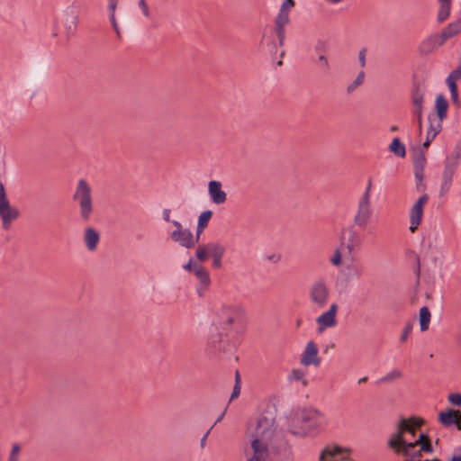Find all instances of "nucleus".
I'll use <instances>...</instances> for the list:
<instances>
[{
  "instance_id": "cd10ccee",
  "label": "nucleus",
  "mask_w": 461,
  "mask_h": 461,
  "mask_svg": "<svg viewBox=\"0 0 461 461\" xmlns=\"http://www.w3.org/2000/svg\"><path fill=\"white\" fill-rule=\"evenodd\" d=\"M439 3V9L438 12L437 20L438 23H443L450 15L451 0H438Z\"/></svg>"
},
{
  "instance_id": "e2e57ef3",
  "label": "nucleus",
  "mask_w": 461,
  "mask_h": 461,
  "mask_svg": "<svg viewBox=\"0 0 461 461\" xmlns=\"http://www.w3.org/2000/svg\"><path fill=\"white\" fill-rule=\"evenodd\" d=\"M433 140H434V138H432V137L429 138V136H426V140L423 142V147L429 148Z\"/></svg>"
},
{
  "instance_id": "4d7b16f0",
  "label": "nucleus",
  "mask_w": 461,
  "mask_h": 461,
  "mask_svg": "<svg viewBox=\"0 0 461 461\" xmlns=\"http://www.w3.org/2000/svg\"><path fill=\"white\" fill-rule=\"evenodd\" d=\"M450 95H451V101H452L453 104L459 107L461 105V102L458 98V91L455 92V94L451 93Z\"/></svg>"
},
{
  "instance_id": "e433bc0d",
  "label": "nucleus",
  "mask_w": 461,
  "mask_h": 461,
  "mask_svg": "<svg viewBox=\"0 0 461 461\" xmlns=\"http://www.w3.org/2000/svg\"><path fill=\"white\" fill-rule=\"evenodd\" d=\"M414 176L416 180V189L419 192H423L426 189V185L423 183L424 171L414 170Z\"/></svg>"
},
{
  "instance_id": "680f3d73",
  "label": "nucleus",
  "mask_w": 461,
  "mask_h": 461,
  "mask_svg": "<svg viewBox=\"0 0 461 461\" xmlns=\"http://www.w3.org/2000/svg\"><path fill=\"white\" fill-rule=\"evenodd\" d=\"M20 451V447L18 445H14L12 448L11 454L9 456H17V454Z\"/></svg>"
},
{
  "instance_id": "774afa93",
  "label": "nucleus",
  "mask_w": 461,
  "mask_h": 461,
  "mask_svg": "<svg viewBox=\"0 0 461 461\" xmlns=\"http://www.w3.org/2000/svg\"><path fill=\"white\" fill-rule=\"evenodd\" d=\"M450 461H461V456H454Z\"/></svg>"
},
{
  "instance_id": "2f4dec72",
  "label": "nucleus",
  "mask_w": 461,
  "mask_h": 461,
  "mask_svg": "<svg viewBox=\"0 0 461 461\" xmlns=\"http://www.w3.org/2000/svg\"><path fill=\"white\" fill-rule=\"evenodd\" d=\"M427 440H430L429 437L427 434H420L419 438L417 440H415L414 442H410L408 445H405V447H402V455L409 454V448H414Z\"/></svg>"
},
{
  "instance_id": "a211bd4d",
  "label": "nucleus",
  "mask_w": 461,
  "mask_h": 461,
  "mask_svg": "<svg viewBox=\"0 0 461 461\" xmlns=\"http://www.w3.org/2000/svg\"><path fill=\"white\" fill-rule=\"evenodd\" d=\"M208 192L212 201L216 204H221L226 202L227 194L221 190V183L219 181H210L208 185Z\"/></svg>"
},
{
  "instance_id": "a878e982",
  "label": "nucleus",
  "mask_w": 461,
  "mask_h": 461,
  "mask_svg": "<svg viewBox=\"0 0 461 461\" xmlns=\"http://www.w3.org/2000/svg\"><path fill=\"white\" fill-rule=\"evenodd\" d=\"M343 250H345L344 231L340 234L339 246L334 250L333 256L330 258V262L333 266L339 267L342 264V251Z\"/></svg>"
},
{
  "instance_id": "c85d7f7f",
  "label": "nucleus",
  "mask_w": 461,
  "mask_h": 461,
  "mask_svg": "<svg viewBox=\"0 0 461 461\" xmlns=\"http://www.w3.org/2000/svg\"><path fill=\"white\" fill-rule=\"evenodd\" d=\"M389 150L399 158H404L406 155V149L404 144L402 143L399 138H394L389 146Z\"/></svg>"
},
{
  "instance_id": "f8f14e48",
  "label": "nucleus",
  "mask_w": 461,
  "mask_h": 461,
  "mask_svg": "<svg viewBox=\"0 0 461 461\" xmlns=\"http://www.w3.org/2000/svg\"><path fill=\"white\" fill-rule=\"evenodd\" d=\"M318 347L312 340L307 342L303 353L301 357V364L303 366H319L321 364V358L318 356Z\"/></svg>"
},
{
  "instance_id": "473e14b6",
  "label": "nucleus",
  "mask_w": 461,
  "mask_h": 461,
  "mask_svg": "<svg viewBox=\"0 0 461 461\" xmlns=\"http://www.w3.org/2000/svg\"><path fill=\"white\" fill-rule=\"evenodd\" d=\"M290 23V16L287 13L279 12L275 19V26L285 27Z\"/></svg>"
},
{
  "instance_id": "b1692460",
  "label": "nucleus",
  "mask_w": 461,
  "mask_h": 461,
  "mask_svg": "<svg viewBox=\"0 0 461 461\" xmlns=\"http://www.w3.org/2000/svg\"><path fill=\"white\" fill-rule=\"evenodd\" d=\"M119 0H108V11H109V19L112 24V27L113 31L115 32L117 37L121 39L122 33L121 30L119 28L116 17H115V11L118 5Z\"/></svg>"
},
{
  "instance_id": "dca6fc26",
  "label": "nucleus",
  "mask_w": 461,
  "mask_h": 461,
  "mask_svg": "<svg viewBox=\"0 0 461 461\" xmlns=\"http://www.w3.org/2000/svg\"><path fill=\"white\" fill-rule=\"evenodd\" d=\"M170 238L186 249L194 247L193 233L188 229L183 228L179 230H174L171 232Z\"/></svg>"
},
{
  "instance_id": "09e8293b",
  "label": "nucleus",
  "mask_w": 461,
  "mask_h": 461,
  "mask_svg": "<svg viewBox=\"0 0 461 461\" xmlns=\"http://www.w3.org/2000/svg\"><path fill=\"white\" fill-rule=\"evenodd\" d=\"M196 267H201V264L194 261L193 258H190L189 261L184 266V269L194 274L196 271Z\"/></svg>"
},
{
  "instance_id": "a19ab883",
  "label": "nucleus",
  "mask_w": 461,
  "mask_h": 461,
  "mask_svg": "<svg viewBox=\"0 0 461 461\" xmlns=\"http://www.w3.org/2000/svg\"><path fill=\"white\" fill-rule=\"evenodd\" d=\"M9 205H10V203L6 197L5 186H4L3 183L0 182V210H2V208H4V207L9 206Z\"/></svg>"
},
{
  "instance_id": "5fc2aeb1",
  "label": "nucleus",
  "mask_w": 461,
  "mask_h": 461,
  "mask_svg": "<svg viewBox=\"0 0 461 461\" xmlns=\"http://www.w3.org/2000/svg\"><path fill=\"white\" fill-rule=\"evenodd\" d=\"M240 393V385L238 383H235L232 393L230 394V401L237 398Z\"/></svg>"
},
{
  "instance_id": "ea45409f",
  "label": "nucleus",
  "mask_w": 461,
  "mask_h": 461,
  "mask_svg": "<svg viewBox=\"0 0 461 461\" xmlns=\"http://www.w3.org/2000/svg\"><path fill=\"white\" fill-rule=\"evenodd\" d=\"M275 32L278 39L279 46H284L285 40V27L275 26Z\"/></svg>"
},
{
  "instance_id": "8fccbe9b",
  "label": "nucleus",
  "mask_w": 461,
  "mask_h": 461,
  "mask_svg": "<svg viewBox=\"0 0 461 461\" xmlns=\"http://www.w3.org/2000/svg\"><path fill=\"white\" fill-rule=\"evenodd\" d=\"M419 446H420V451H422V452H426V453H429V454L433 452V447L431 445L430 440H427Z\"/></svg>"
},
{
  "instance_id": "4468645a",
  "label": "nucleus",
  "mask_w": 461,
  "mask_h": 461,
  "mask_svg": "<svg viewBox=\"0 0 461 461\" xmlns=\"http://www.w3.org/2000/svg\"><path fill=\"white\" fill-rule=\"evenodd\" d=\"M442 45H444V41L438 33H435L420 42L419 51L422 55H428Z\"/></svg>"
},
{
  "instance_id": "f257e3e1",
  "label": "nucleus",
  "mask_w": 461,
  "mask_h": 461,
  "mask_svg": "<svg viewBox=\"0 0 461 461\" xmlns=\"http://www.w3.org/2000/svg\"><path fill=\"white\" fill-rule=\"evenodd\" d=\"M212 325L216 332L211 335L208 348L211 353L224 352L230 346V339L246 330V311L239 304H222L215 312Z\"/></svg>"
},
{
  "instance_id": "052dcab7",
  "label": "nucleus",
  "mask_w": 461,
  "mask_h": 461,
  "mask_svg": "<svg viewBox=\"0 0 461 461\" xmlns=\"http://www.w3.org/2000/svg\"><path fill=\"white\" fill-rule=\"evenodd\" d=\"M162 215H163L164 221H166L167 222L170 221V210L169 209H164Z\"/></svg>"
},
{
  "instance_id": "72a5a7b5",
  "label": "nucleus",
  "mask_w": 461,
  "mask_h": 461,
  "mask_svg": "<svg viewBox=\"0 0 461 461\" xmlns=\"http://www.w3.org/2000/svg\"><path fill=\"white\" fill-rule=\"evenodd\" d=\"M402 376V373L400 370L394 369L388 374H386L384 376L381 377L379 379V383H389L393 380L399 379Z\"/></svg>"
},
{
  "instance_id": "69168bd1",
  "label": "nucleus",
  "mask_w": 461,
  "mask_h": 461,
  "mask_svg": "<svg viewBox=\"0 0 461 461\" xmlns=\"http://www.w3.org/2000/svg\"><path fill=\"white\" fill-rule=\"evenodd\" d=\"M415 120L417 122L418 128H419V132L420 134L421 131H422V117H420V119H415Z\"/></svg>"
},
{
  "instance_id": "79ce46f5",
  "label": "nucleus",
  "mask_w": 461,
  "mask_h": 461,
  "mask_svg": "<svg viewBox=\"0 0 461 461\" xmlns=\"http://www.w3.org/2000/svg\"><path fill=\"white\" fill-rule=\"evenodd\" d=\"M304 372L301 369H294L289 375L290 381H301L303 380Z\"/></svg>"
},
{
  "instance_id": "7ed1b4c3",
  "label": "nucleus",
  "mask_w": 461,
  "mask_h": 461,
  "mask_svg": "<svg viewBox=\"0 0 461 461\" xmlns=\"http://www.w3.org/2000/svg\"><path fill=\"white\" fill-rule=\"evenodd\" d=\"M72 199L79 208L80 218L84 221H89L94 212L92 188L85 179H79Z\"/></svg>"
},
{
  "instance_id": "4be33fe9",
  "label": "nucleus",
  "mask_w": 461,
  "mask_h": 461,
  "mask_svg": "<svg viewBox=\"0 0 461 461\" xmlns=\"http://www.w3.org/2000/svg\"><path fill=\"white\" fill-rule=\"evenodd\" d=\"M459 32H461V19L449 23L441 31L440 33L438 34L445 43L447 40L457 35Z\"/></svg>"
},
{
  "instance_id": "9d476101",
  "label": "nucleus",
  "mask_w": 461,
  "mask_h": 461,
  "mask_svg": "<svg viewBox=\"0 0 461 461\" xmlns=\"http://www.w3.org/2000/svg\"><path fill=\"white\" fill-rule=\"evenodd\" d=\"M428 194H424L421 196H420L416 203L412 205L410 212L411 232H414L417 230L420 223L421 222L423 215V206L428 202Z\"/></svg>"
},
{
  "instance_id": "6e6552de",
  "label": "nucleus",
  "mask_w": 461,
  "mask_h": 461,
  "mask_svg": "<svg viewBox=\"0 0 461 461\" xmlns=\"http://www.w3.org/2000/svg\"><path fill=\"white\" fill-rule=\"evenodd\" d=\"M329 296L330 289L323 279L315 281L309 288V298L319 308H323L327 304Z\"/></svg>"
},
{
  "instance_id": "412c9836",
  "label": "nucleus",
  "mask_w": 461,
  "mask_h": 461,
  "mask_svg": "<svg viewBox=\"0 0 461 461\" xmlns=\"http://www.w3.org/2000/svg\"><path fill=\"white\" fill-rule=\"evenodd\" d=\"M20 215L19 211L11 205L2 208L0 210V218L5 230H8L11 227L13 221H15Z\"/></svg>"
},
{
  "instance_id": "6ab92c4d",
  "label": "nucleus",
  "mask_w": 461,
  "mask_h": 461,
  "mask_svg": "<svg viewBox=\"0 0 461 461\" xmlns=\"http://www.w3.org/2000/svg\"><path fill=\"white\" fill-rule=\"evenodd\" d=\"M100 241L99 232L93 227H87L84 231V242L89 251H95Z\"/></svg>"
},
{
  "instance_id": "f03ea898",
  "label": "nucleus",
  "mask_w": 461,
  "mask_h": 461,
  "mask_svg": "<svg viewBox=\"0 0 461 461\" xmlns=\"http://www.w3.org/2000/svg\"><path fill=\"white\" fill-rule=\"evenodd\" d=\"M423 424L424 420L420 417L411 416L408 419L402 418L398 422L396 432L391 436L387 442L388 447L396 454L402 455V447H405V445L410 443L404 439V433L408 432L415 436L416 430L420 429Z\"/></svg>"
},
{
  "instance_id": "603ef678",
  "label": "nucleus",
  "mask_w": 461,
  "mask_h": 461,
  "mask_svg": "<svg viewBox=\"0 0 461 461\" xmlns=\"http://www.w3.org/2000/svg\"><path fill=\"white\" fill-rule=\"evenodd\" d=\"M447 84L448 86V88H449V91H450V94L451 93H454L455 92H457L458 89H457V85H456V80H452L451 78L449 77H447Z\"/></svg>"
},
{
  "instance_id": "423d86ee",
  "label": "nucleus",
  "mask_w": 461,
  "mask_h": 461,
  "mask_svg": "<svg viewBox=\"0 0 461 461\" xmlns=\"http://www.w3.org/2000/svg\"><path fill=\"white\" fill-rule=\"evenodd\" d=\"M225 253V248L219 242H209L198 245L195 257L200 262H205L209 257L212 258V267H221V258Z\"/></svg>"
},
{
  "instance_id": "37998d69",
  "label": "nucleus",
  "mask_w": 461,
  "mask_h": 461,
  "mask_svg": "<svg viewBox=\"0 0 461 461\" xmlns=\"http://www.w3.org/2000/svg\"><path fill=\"white\" fill-rule=\"evenodd\" d=\"M318 61L320 62V68L323 72H328L330 70V64L325 55L321 54L318 58Z\"/></svg>"
},
{
  "instance_id": "9b49d317",
  "label": "nucleus",
  "mask_w": 461,
  "mask_h": 461,
  "mask_svg": "<svg viewBox=\"0 0 461 461\" xmlns=\"http://www.w3.org/2000/svg\"><path fill=\"white\" fill-rule=\"evenodd\" d=\"M343 231L345 237V250L348 255H352L361 248L362 240L353 227L343 229L341 233Z\"/></svg>"
},
{
  "instance_id": "4c0bfd02",
  "label": "nucleus",
  "mask_w": 461,
  "mask_h": 461,
  "mask_svg": "<svg viewBox=\"0 0 461 461\" xmlns=\"http://www.w3.org/2000/svg\"><path fill=\"white\" fill-rule=\"evenodd\" d=\"M212 215V212L210 210L203 212L198 218L197 225L200 226V228H206Z\"/></svg>"
},
{
  "instance_id": "58836bf2",
  "label": "nucleus",
  "mask_w": 461,
  "mask_h": 461,
  "mask_svg": "<svg viewBox=\"0 0 461 461\" xmlns=\"http://www.w3.org/2000/svg\"><path fill=\"white\" fill-rule=\"evenodd\" d=\"M347 268L350 271L349 276L352 278L359 279L363 275V269L357 265H349Z\"/></svg>"
},
{
  "instance_id": "393cba45",
  "label": "nucleus",
  "mask_w": 461,
  "mask_h": 461,
  "mask_svg": "<svg viewBox=\"0 0 461 461\" xmlns=\"http://www.w3.org/2000/svg\"><path fill=\"white\" fill-rule=\"evenodd\" d=\"M447 107L448 103L446 97L443 95H438L436 98L437 113H435V115L440 120L446 119L447 116Z\"/></svg>"
},
{
  "instance_id": "f3484780",
  "label": "nucleus",
  "mask_w": 461,
  "mask_h": 461,
  "mask_svg": "<svg viewBox=\"0 0 461 461\" xmlns=\"http://www.w3.org/2000/svg\"><path fill=\"white\" fill-rule=\"evenodd\" d=\"M439 421L446 427L456 425L461 429V411L456 410H448L441 411L438 415Z\"/></svg>"
},
{
  "instance_id": "3c124183",
  "label": "nucleus",
  "mask_w": 461,
  "mask_h": 461,
  "mask_svg": "<svg viewBox=\"0 0 461 461\" xmlns=\"http://www.w3.org/2000/svg\"><path fill=\"white\" fill-rule=\"evenodd\" d=\"M447 77L451 78L452 80H458L461 78V65L458 66L456 69L450 72V74L447 76Z\"/></svg>"
},
{
  "instance_id": "5701e85b",
  "label": "nucleus",
  "mask_w": 461,
  "mask_h": 461,
  "mask_svg": "<svg viewBox=\"0 0 461 461\" xmlns=\"http://www.w3.org/2000/svg\"><path fill=\"white\" fill-rule=\"evenodd\" d=\"M429 121V128L427 131V136L436 138V136L442 130V121L438 119L435 113H430L428 116Z\"/></svg>"
},
{
  "instance_id": "7c9ffc66",
  "label": "nucleus",
  "mask_w": 461,
  "mask_h": 461,
  "mask_svg": "<svg viewBox=\"0 0 461 461\" xmlns=\"http://www.w3.org/2000/svg\"><path fill=\"white\" fill-rule=\"evenodd\" d=\"M426 166V156L422 150L415 152L413 157V169L424 171Z\"/></svg>"
},
{
  "instance_id": "c9c22d12",
  "label": "nucleus",
  "mask_w": 461,
  "mask_h": 461,
  "mask_svg": "<svg viewBox=\"0 0 461 461\" xmlns=\"http://www.w3.org/2000/svg\"><path fill=\"white\" fill-rule=\"evenodd\" d=\"M365 79V72L360 71L357 77V78L347 87V92L348 94L352 93L355 89L360 86Z\"/></svg>"
},
{
  "instance_id": "864d4df0",
  "label": "nucleus",
  "mask_w": 461,
  "mask_h": 461,
  "mask_svg": "<svg viewBox=\"0 0 461 461\" xmlns=\"http://www.w3.org/2000/svg\"><path fill=\"white\" fill-rule=\"evenodd\" d=\"M139 6L141 9L143 14L146 17H149V7H148V5H147L146 1L145 0H140L139 1Z\"/></svg>"
},
{
  "instance_id": "c756f323",
  "label": "nucleus",
  "mask_w": 461,
  "mask_h": 461,
  "mask_svg": "<svg viewBox=\"0 0 461 461\" xmlns=\"http://www.w3.org/2000/svg\"><path fill=\"white\" fill-rule=\"evenodd\" d=\"M430 312L427 306H423L420 310V330L425 331L429 329L430 322Z\"/></svg>"
},
{
  "instance_id": "2eb2a0df",
  "label": "nucleus",
  "mask_w": 461,
  "mask_h": 461,
  "mask_svg": "<svg viewBox=\"0 0 461 461\" xmlns=\"http://www.w3.org/2000/svg\"><path fill=\"white\" fill-rule=\"evenodd\" d=\"M194 276L199 281V285L196 288L197 294L199 296H203L204 293L207 291L211 285V278L209 271L201 265V267H196V271Z\"/></svg>"
},
{
  "instance_id": "bb28decb",
  "label": "nucleus",
  "mask_w": 461,
  "mask_h": 461,
  "mask_svg": "<svg viewBox=\"0 0 461 461\" xmlns=\"http://www.w3.org/2000/svg\"><path fill=\"white\" fill-rule=\"evenodd\" d=\"M77 22L78 18L76 14H71L66 16L64 26L68 38H70L75 35L77 32Z\"/></svg>"
},
{
  "instance_id": "39448f33",
  "label": "nucleus",
  "mask_w": 461,
  "mask_h": 461,
  "mask_svg": "<svg viewBox=\"0 0 461 461\" xmlns=\"http://www.w3.org/2000/svg\"><path fill=\"white\" fill-rule=\"evenodd\" d=\"M371 189L372 179L369 178L367 186L357 202V212L353 219L354 224L359 228H365L369 223L372 217Z\"/></svg>"
},
{
  "instance_id": "0e129e2a",
  "label": "nucleus",
  "mask_w": 461,
  "mask_h": 461,
  "mask_svg": "<svg viewBox=\"0 0 461 461\" xmlns=\"http://www.w3.org/2000/svg\"><path fill=\"white\" fill-rule=\"evenodd\" d=\"M172 224L176 227L175 230H179L183 229L182 224L177 221H172Z\"/></svg>"
},
{
  "instance_id": "0eeeda50",
  "label": "nucleus",
  "mask_w": 461,
  "mask_h": 461,
  "mask_svg": "<svg viewBox=\"0 0 461 461\" xmlns=\"http://www.w3.org/2000/svg\"><path fill=\"white\" fill-rule=\"evenodd\" d=\"M275 431V419L261 415L258 418L254 431L253 439H258L260 443H267Z\"/></svg>"
},
{
  "instance_id": "13d9d810",
  "label": "nucleus",
  "mask_w": 461,
  "mask_h": 461,
  "mask_svg": "<svg viewBox=\"0 0 461 461\" xmlns=\"http://www.w3.org/2000/svg\"><path fill=\"white\" fill-rule=\"evenodd\" d=\"M204 229L205 228H200V226L197 225L195 237L193 236L194 246L199 241L200 236H201V234H202V232L203 231Z\"/></svg>"
},
{
  "instance_id": "f704fd0d",
  "label": "nucleus",
  "mask_w": 461,
  "mask_h": 461,
  "mask_svg": "<svg viewBox=\"0 0 461 461\" xmlns=\"http://www.w3.org/2000/svg\"><path fill=\"white\" fill-rule=\"evenodd\" d=\"M321 416V413L317 411H311L307 414H303L301 417V421L303 423L304 427L311 428L312 425L310 424V421L316 420Z\"/></svg>"
},
{
  "instance_id": "20e7f679",
  "label": "nucleus",
  "mask_w": 461,
  "mask_h": 461,
  "mask_svg": "<svg viewBox=\"0 0 461 461\" xmlns=\"http://www.w3.org/2000/svg\"><path fill=\"white\" fill-rule=\"evenodd\" d=\"M461 151L456 148L451 154L447 156L441 175L439 194L445 195L451 188L454 176L460 166Z\"/></svg>"
},
{
  "instance_id": "ddd939ff",
  "label": "nucleus",
  "mask_w": 461,
  "mask_h": 461,
  "mask_svg": "<svg viewBox=\"0 0 461 461\" xmlns=\"http://www.w3.org/2000/svg\"><path fill=\"white\" fill-rule=\"evenodd\" d=\"M338 304L332 303L330 306L329 311L323 312L316 319V322L319 325V332H322L328 327H333L336 325V314L338 312Z\"/></svg>"
},
{
  "instance_id": "c03bdc74",
  "label": "nucleus",
  "mask_w": 461,
  "mask_h": 461,
  "mask_svg": "<svg viewBox=\"0 0 461 461\" xmlns=\"http://www.w3.org/2000/svg\"><path fill=\"white\" fill-rule=\"evenodd\" d=\"M449 402L456 406L461 405V393H450L447 397Z\"/></svg>"
},
{
  "instance_id": "6e6d98bb",
  "label": "nucleus",
  "mask_w": 461,
  "mask_h": 461,
  "mask_svg": "<svg viewBox=\"0 0 461 461\" xmlns=\"http://www.w3.org/2000/svg\"><path fill=\"white\" fill-rule=\"evenodd\" d=\"M366 50L362 49L358 54L359 63L362 68H364L366 66Z\"/></svg>"
},
{
  "instance_id": "bf43d9fd",
  "label": "nucleus",
  "mask_w": 461,
  "mask_h": 461,
  "mask_svg": "<svg viewBox=\"0 0 461 461\" xmlns=\"http://www.w3.org/2000/svg\"><path fill=\"white\" fill-rule=\"evenodd\" d=\"M213 426H212L207 431L206 433L201 438V441H200V445H201V447L203 448L206 445V439L211 432V430L212 429Z\"/></svg>"
},
{
  "instance_id": "aec40b11",
  "label": "nucleus",
  "mask_w": 461,
  "mask_h": 461,
  "mask_svg": "<svg viewBox=\"0 0 461 461\" xmlns=\"http://www.w3.org/2000/svg\"><path fill=\"white\" fill-rule=\"evenodd\" d=\"M412 115L415 119L422 117L423 111V93L416 87L411 93Z\"/></svg>"
},
{
  "instance_id": "338daca9",
  "label": "nucleus",
  "mask_w": 461,
  "mask_h": 461,
  "mask_svg": "<svg viewBox=\"0 0 461 461\" xmlns=\"http://www.w3.org/2000/svg\"><path fill=\"white\" fill-rule=\"evenodd\" d=\"M225 412H226V409H225V410L221 412V414L218 417V419L216 420V421L214 422V424H213L212 426H214L216 423L220 422V421L223 419V417H224V415H225Z\"/></svg>"
},
{
  "instance_id": "49530a36",
  "label": "nucleus",
  "mask_w": 461,
  "mask_h": 461,
  "mask_svg": "<svg viewBox=\"0 0 461 461\" xmlns=\"http://www.w3.org/2000/svg\"><path fill=\"white\" fill-rule=\"evenodd\" d=\"M412 328H413V325H412V323H411V322H408V323L405 325V327H404V329H403V330H402V335H401V337H400V341H401V342H404V341H406V339H407V338H408L409 334H410V333L411 332V330H412Z\"/></svg>"
},
{
  "instance_id": "1a4fd4ad",
  "label": "nucleus",
  "mask_w": 461,
  "mask_h": 461,
  "mask_svg": "<svg viewBox=\"0 0 461 461\" xmlns=\"http://www.w3.org/2000/svg\"><path fill=\"white\" fill-rule=\"evenodd\" d=\"M251 451H246V461H268L269 450L267 443H260L258 439H252Z\"/></svg>"
},
{
  "instance_id": "de8ad7c7",
  "label": "nucleus",
  "mask_w": 461,
  "mask_h": 461,
  "mask_svg": "<svg viewBox=\"0 0 461 461\" xmlns=\"http://www.w3.org/2000/svg\"><path fill=\"white\" fill-rule=\"evenodd\" d=\"M294 6V0H285L279 9V12L289 14L290 10Z\"/></svg>"
},
{
  "instance_id": "a18cd8bd",
  "label": "nucleus",
  "mask_w": 461,
  "mask_h": 461,
  "mask_svg": "<svg viewBox=\"0 0 461 461\" xmlns=\"http://www.w3.org/2000/svg\"><path fill=\"white\" fill-rule=\"evenodd\" d=\"M413 448H409V454L405 455L410 457V461H420L422 451L420 448L417 451H411Z\"/></svg>"
}]
</instances>
